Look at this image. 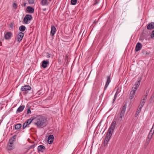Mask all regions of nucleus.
I'll return each instance as SVG.
<instances>
[{
    "label": "nucleus",
    "instance_id": "obj_29",
    "mask_svg": "<svg viewBox=\"0 0 154 154\" xmlns=\"http://www.w3.org/2000/svg\"><path fill=\"white\" fill-rule=\"evenodd\" d=\"M152 136H151V137H150V138H149V136H148V139H146V143H147V144H148L149 142L150 141V139L151 138Z\"/></svg>",
    "mask_w": 154,
    "mask_h": 154
},
{
    "label": "nucleus",
    "instance_id": "obj_34",
    "mask_svg": "<svg viewBox=\"0 0 154 154\" xmlns=\"http://www.w3.org/2000/svg\"><path fill=\"white\" fill-rule=\"evenodd\" d=\"M142 108V107H141L139 106L137 111L138 112H140Z\"/></svg>",
    "mask_w": 154,
    "mask_h": 154
},
{
    "label": "nucleus",
    "instance_id": "obj_10",
    "mask_svg": "<svg viewBox=\"0 0 154 154\" xmlns=\"http://www.w3.org/2000/svg\"><path fill=\"white\" fill-rule=\"evenodd\" d=\"M14 148V146L13 143L9 142L7 147V149L8 150H11L13 149Z\"/></svg>",
    "mask_w": 154,
    "mask_h": 154
},
{
    "label": "nucleus",
    "instance_id": "obj_27",
    "mask_svg": "<svg viewBox=\"0 0 154 154\" xmlns=\"http://www.w3.org/2000/svg\"><path fill=\"white\" fill-rule=\"evenodd\" d=\"M77 0H71V3L72 5H75L77 2Z\"/></svg>",
    "mask_w": 154,
    "mask_h": 154
},
{
    "label": "nucleus",
    "instance_id": "obj_38",
    "mask_svg": "<svg viewBox=\"0 0 154 154\" xmlns=\"http://www.w3.org/2000/svg\"><path fill=\"white\" fill-rule=\"evenodd\" d=\"M51 54L48 53H47L46 57L47 58H49L51 57Z\"/></svg>",
    "mask_w": 154,
    "mask_h": 154
},
{
    "label": "nucleus",
    "instance_id": "obj_41",
    "mask_svg": "<svg viewBox=\"0 0 154 154\" xmlns=\"http://www.w3.org/2000/svg\"><path fill=\"white\" fill-rule=\"evenodd\" d=\"M139 112H138L137 111L136 112V115H137L139 113Z\"/></svg>",
    "mask_w": 154,
    "mask_h": 154
},
{
    "label": "nucleus",
    "instance_id": "obj_16",
    "mask_svg": "<svg viewBox=\"0 0 154 154\" xmlns=\"http://www.w3.org/2000/svg\"><path fill=\"white\" fill-rule=\"evenodd\" d=\"M26 10L30 13H33L34 11V9L30 6H28L26 8Z\"/></svg>",
    "mask_w": 154,
    "mask_h": 154
},
{
    "label": "nucleus",
    "instance_id": "obj_3",
    "mask_svg": "<svg viewBox=\"0 0 154 154\" xmlns=\"http://www.w3.org/2000/svg\"><path fill=\"white\" fill-rule=\"evenodd\" d=\"M140 81H139L137 82L135 85H134L132 89V90L130 93L129 95V98L131 100L134 98L135 96V92L137 88H138L139 85H140Z\"/></svg>",
    "mask_w": 154,
    "mask_h": 154
},
{
    "label": "nucleus",
    "instance_id": "obj_37",
    "mask_svg": "<svg viewBox=\"0 0 154 154\" xmlns=\"http://www.w3.org/2000/svg\"><path fill=\"white\" fill-rule=\"evenodd\" d=\"M151 37L152 38L154 37V30L152 32L151 35Z\"/></svg>",
    "mask_w": 154,
    "mask_h": 154
},
{
    "label": "nucleus",
    "instance_id": "obj_6",
    "mask_svg": "<svg viewBox=\"0 0 154 154\" xmlns=\"http://www.w3.org/2000/svg\"><path fill=\"white\" fill-rule=\"evenodd\" d=\"M32 19V16L30 14H27L24 17L23 21L25 24L28 23V21L31 20Z\"/></svg>",
    "mask_w": 154,
    "mask_h": 154
},
{
    "label": "nucleus",
    "instance_id": "obj_36",
    "mask_svg": "<svg viewBox=\"0 0 154 154\" xmlns=\"http://www.w3.org/2000/svg\"><path fill=\"white\" fill-rule=\"evenodd\" d=\"M28 125H27L26 124L25 122L23 126V129H24Z\"/></svg>",
    "mask_w": 154,
    "mask_h": 154
},
{
    "label": "nucleus",
    "instance_id": "obj_13",
    "mask_svg": "<svg viewBox=\"0 0 154 154\" xmlns=\"http://www.w3.org/2000/svg\"><path fill=\"white\" fill-rule=\"evenodd\" d=\"M56 31V29L55 27L52 25L51 26V35L52 36H53L55 33V32Z\"/></svg>",
    "mask_w": 154,
    "mask_h": 154
},
{
    "label": "nucleus",
    "instance_id": "obj_17",
    "mask_svg": "<svg viewBox=\"0 0 154 154\" xmlns=\"http://www.w3.org/2000/svg\"><path fill=\"white\" fill-rule=\"evenodd\" d=\"M112 132L111 131L109 132L108 131V132L106 135L105 138H107V139H109V140L112 136Z\"/></svg>",
    "mask_w": 154,
    "mask_h": 154
},
{
    "label": "nucleus",
    "instance_id": "obj_7",
    "mask_svg": "<svg viewBox=\"0 0 154 154\" xmlns=\"http://www.w3.org/2000/svg\"><path fill=\"white\" fill-rule=\"evenodd\" d=\"M107 80L104 87V90H105L109 85V83L111 82L110 76H107Z\"/></svg>",
    "mask_w": 154,
    "mask_h": 154
},
{
    "label": "nucleus",
    "instance_id": "obj_25",
    "mask_svg": "<svg viewBox=\"0 0 154 154\" xmlns=\"http://www.w3.org/2000/svg\"><path fill=\"white\" fill-rule=\"evenodd\" d=\"M47 0H42V1L41 3L42 4V5H46L47 3Z\"/></svg>",
    "mask_w": 154,
    "mask_h": 154
},
{
    "label": "nucleus",
    "instance_id": "obj_40",
    "mask_svg": "<svg viewBox=\"0 0 154 154\" xmlns=\"http://www.w3.org/2000/svg\"><path fill=\"white\" fill-rule=\"evenodd\" d=\"M27 3H25L24 4H23V6H24V7H26V5Z\"/></svg>",
    "mask_w": 154,
    "mask_h": 154
},
{
    "label": "nucleus",
    "instance_id": "obj_20",
    "mask_svg": "<svg viewBox=\"0 0 154 154\" xmlns=\"http://www.w3.org/2000/svg\"><path fill=\"white\" fill-rule=\"evenodd\" d=\"M34 119L33 118H31L30 119H28L25 122L27 124V125H29Z\"/></svg>",
    "mask_w": 154,
    "mask_h": 154
},
{
    "label": "nucleus",
    "instance_id": "obj_31",
    "mask_svg": "<svg viewBox=\"0 0 154 154\" xmlns=\"http://www.w3.org/2000/svg\"><path fill=\"white\" fill-rule=\"evenodd\" d=\"M117 95H118L117 93V92H116L115 94V96H114V99L113 100V102H114L115 101V100H116V97H117Z\"/></svg>",
    "mask_w": 154,
    "mask_h": 154
},
{
    "label": "nucleus",
    "instance_id": "obj_5",
    "mask_svg": "<svg viewBox=\"0 0 154 154\" xmlns=\"http://www.w3.org/2000/svg\"><path fill=\"white\" fill-rule=\"evenodd\" d=\"M24 36V33H23L19 32L16 36V39L18 42H20L22 40Z\"/></svg>",
    "mask_w": 154,
    "mask_h": 154
},
{
    "label": "nucleus",
    "instance_id": "obj_11",
    "mask_svg": "<svg viewBox=\"0 0 154 154\" xmlns=\"http://www.w3.org/2000/svg\"><path fill=\"white\" fill-rule=\"evenodd\" d=\"M142 47V44L139 42H138L137 44L136 47H135V50L136 51H137L141 49Z\"/></svg>",
    "mask_w": 154,
    "mask_h": 154
},
{
    "label": "nucleus",
    "instance_id": "obj_14",
    "mask_svg": "<svg viewBox=\"0 0 154 154\" xmlns=\"http://www.w3.org/2000/svg\"><path fill=\"white\" fill-rule=\"evenodd\" d=\"M154 28V23L153 22H151L149 24H148L147 26V28L148 29L151 30L152 29Z\"/></svg>",
    "mask_w": 154,
    "mask_h": 154
},
{
    "label": "nucleus",
    "instance_id": "obj_18",
    "mask_svg": "<svg viewBox=\"0 0 154 154\" xmlns=\"http://www.w3.org/2000/svg\"><path fill=\"white\" fill-rule=\"evenodd\" d=\"M49 63L48 61H46L44 60L42 62V63L41 66L44 68H46L47 66V65Z\"/></svg>",
    "mask_w": 154,
    "mask_h": 154
},
{
    "label": "nucleus",
    "instance_id": "obj_21",
    "mask_svg": "<svg viewBox=\"0 0 154 154\" xmlns=\"http://www.w3.org/2000/svg\"><path fill=\"white\" fill-rule=\"evenodd\" d=\"M26 29L25 26L23 25L20 26L19 28V29L21 32H24L25 30Z\"/></svg>",
    "mask_w": 154,
    "mask_h": 154
},
{
    "label": "nucleus",
    "instance_id": "obj_43",
    "mask_svg": "<svg viewBox=\"0 0 154 154\" xmlns=\"http://www.w3.org/2000/svg\"><path fill=\"white\" fill-rule=\"evenodd\" d=\"M49 1L51 2V1L52 0H48Z\"/></svg>",
    "mask_w": 154,
    "mask_h": 154
},
{
    "label": "nucleus",
    "instance_id": "obj_15",
    "mask_svg": "<svg viewBox=\"0 0 154 154\" xmlns=\"http://www.w3.org/2000/svg\"><path fill=\"white\" fill-rule=\"evenodd\" d=\"M25 106L24 105H22L20 106L17 110V113H19L21 112L24 109Z\"/></svg>",
    "mask_w": 154,
    "mask_h": 154
},
{
    "label": "nucleus",
    "instance_id": "obj_42",
    "mask_svg": "<svg viewBox=\"0 0 154 154\" xmlns=\"http://www.w3.org/2000/svg\"><path fill=\"white\" fill-rule=\"evenodd\" d=\"M46 10V8H45L43 9V11H45Z\"/></svg>",
    "mask_w": 154,
    "mask_h": 154
},
{
    "label": "nucleus",
    "instance_id": "obj_8",
    "mask_svg": "<svg viewBox=\"0 0 154 154\" xmlns=\"http://www.w3.org/2000/svg\"><path fill=\"white\" fill-rule=\"evenodd\" d=\"M37 149L38 152H43L45 149V147L43 145H40L38 146Z\"/></svg>",
    "mask_w": 154,
    "mask_h": 154
},
{
    "label": "nucleus",
    "instance_id": "obj_26",
    "mask_svg": "<svg viewBox=\"0 0 154 154\" xmlns=\"http://www.w3.org/2000/svg\"><path fill=\"white\" fill-rule=\"evenodd\" d=\"M109 139H107V138H105V139L104 141V146H106L108 144V141H109Z\"/></svg>",
    "mask_w": 154,
    "mask_h": 154
},
{
    "label": "nucleus",
    "instance_id": "obj_32",
    "mask_svg": "<svg viewBox=\"0 0 154 154\" xmlns=\"http://www.w3.org/2000/svg\"><path fill=\"white\" fill-rule=\"evenodd\" d=\"M17 4L15 3H14L13 5V8H14L15 9H16L17 8Z\"/></svg>",
    "mask_w": 154,
    "mask_h": 154
},
{
    "label": "nucleus",
    "instance_id": "obj_22",
    "mask_svg": "<svg viewBox=\"0 0 154 154\" xmlns=\"http://www.w3.org/2000/svg\"><path fill=\"white\" fill-rule=\"evenodd\" d=\"M21 127V125L20 124H18L16 125L15 126V129L18 130L20 129Z\"/></svg>",
    "mask_w": 154,
    "mask_h": 154
},
{
    "label": "nucleus",
    "instance_id": "obj_9",
    "mask_svg": "<svg viewBox=\"0 0 154 154\" xmlns=\"http://www.w3.org/2000/svg\"><path fill=\"white\" fill-rule=\"evenodd\" d=\"M12 34L11 32H7L5 35V38L6 39H9L12 36Z\"/></svg>",
    "mask_w": 154,
    "mask_h": 154
},
{
    "label": "nucleus",
    "instance_id": "obj_24",
    "mask_svg": "<svg viewBox=\"0 0 154 154\" xmlns=\"http://www.w3.org/2000/svg\"><path fill=\"white\" fill-rule=\"evenodd\" d=\"M145 102V100H143V101H141L140 102V104L139 105V106L142 108L143 106L144 105Z\"/></svg>",
    "mask_w": 154,
    "mask_h": 154
},
{
    "label": "nucleus",
    "instance_id": "obj_1",
    "mask_svg": "<svg viewBox=\"0 0 154 154\" xmlns=\"http://www.w3.org/2000/svg\"><path fill=\"white\" fill-rule=\"evenodd\" d=\"M127 107V105L125 104L122 107L120 114L119 116L118 115H116L114 119L111 124L108 130L109 132H112L114 130L116 122L117 123H120L122 120V118L124 117L125 112Z\"/></svg>",
    "mask_w": 154,
    "mask_h": 154
},
{
    "label": "nucleus",
    "instance_id": "obj_35",
    "mask_svg": "<svg viewBox=\"0 0 154 154\" xmlns=\"http://www.w3.org/2000/svg\"><path fill=\"white\" fill-rule=\"evenodd\" d=\"M35 145V144H33V145L29 147V148H28L29 149H30L32 148H34Z\"/></svg>",
    "mask_w": 154,
    "mask_h": 154
},
{
    "label": "nucleus",
    "instance_id": "obj_33",
    "mask_svg": "<svg viewBox=\"0 0 154 154\" xmlns=\"http://www.w3.org/2000/svg\"><path fill=\"white\" fill-rule=\"evenodd\" d=\"M147 95H148V94L147 93H146V94H145V95H144V97L143 98V100H146V98H147Z\"/></svg>",
    "mask_w": 154,
    "mask_h": 154
},
{
    "label": "nucleus",
    "instance_id": "obj_39",
    "mask_svg": "<svg viewBox=\"0 0 154 154\" xmlns=\"http://www.w3.org/2000/svg\"><path fill=\"white\" fill-rule=\"evenodd\" d=\"M31 111L30 109L29 108H28L27 112V113L28 114L31 113Z\"/></svg>",
    "mask_w": 154,
    "mask_h": 154
},
{
    "label": "nucleus",
    "instance_id": "obj_4",
    "mask_svg": "<svg viewBox=\"0 0 154 154\" xmlns=\"http://www.w3.org/2000/svg\"><path fill=\"white\" fill-rule=\"evenodd\" d=\"M31 88L29 85H25L22 86L20 89V90L24 92L23 93L25 94H27L28 93V91L30 90Z\"/></svg>",
    "mask_w": 154,
    "mask_h": 154
},
{
    "label": "nucleus",
    "instance_id": "obj_2",
    "mask_svg": "<svg viewBox=\"0 0 154 154\" xmlns=\"http://www.w3.org/2000/svg\"><path fill=\"white\" fill-rule=\"evenodd\" d=\"M47 118L42 116H39L35 119V124L38 128H42L46 125Z\"/></svg>",
    "mask_w": 154,
    "mask_h": 154
},
{
    "label": "nucleus",
    "instance_id": "obj_30",
    "mask_svg": "<svg viewBox=\"0 0 154 154\" xmlns=\"http://www.w3.org/2000/svg\"><path fill=\"white\" fill-rule=\"evenodd\" d=\"M100 0H94V4L96 5L99 2Z\"/></svg>",
    "mask_w": 154,
    "mask_h": 154
},
{
    "label": "nucleus",
    "instance_id": "obj_12",
    "mask_svg": "<svg viewBox=\"0 0 154 154\" xmlns=\"http://www.w3.org/2000/svg\"><path fill=\"white\" fill-rule=\"evenodd\" d=\"M54 137L52 135H50L48 138V143L51 144L54 140Z\"/></svg>",
    "mask_w": 154,
    "mask_h": 154
},
{
    "label": "nucleus",
    "instance_id": "obj_19",
    "mask_svg": "<svg viewBox=\"0 0 154 154\" xmlns=\"http://www.w3.org/2000/svg\"><path fill=\"white\" fill-rule=\"evenodd\" d=\"M16 136H17L15 135H14L12 137H11V139H9V142H11L13 143V142L15 141L16 137Z\"/></svg>",
    "mask_w": 154,
    "mask_h": 154
},
{
    "label": "nucleus",
    "instance_id": "obj_28",
    "mask_svg": "<svg viewBox=\"0 0 154 154\" xmlns=\"http://www.w3.org/2000/svg\"><path fill=\"white\" fill-rule=\"evenodd\" d=\"M29 4L32 5L34 4L35 0H28Z\"/></svg>",
    "mask_w": 154,
    "mask_h": 154
},
{
    "label": "nucleus",
    "instance_id": "obj_23",
    "mask_svg": "<svg viewBox=\"0 0 154 154\" xmlns=\"http://www.w3.org/2000/svg\"><path fill=\"white\" fill-rule=\"evenodd\" d=\"M14 27V24L13 23H11L9 24V30H11L13 29Z\"/></svg>",
    "mask_w": 154,
    "mask_h": 154
}]
</instances>
